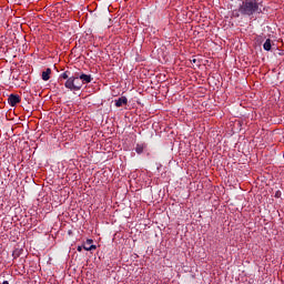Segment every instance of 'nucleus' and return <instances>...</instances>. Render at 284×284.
I'll return each mask as SVG.
<instances>
[{
    "mask_svg": "<svg viewBox=\"0 0 284 284\" xmlns=\"http://www.w3.org/2000/svg\"><path fill=\"white\" fill-rule=\"evenodd\" d=\"M239 12L242 13L243 17H252V14H256V12H258V1L256 0L242 1V6L239 7Z\"/></svg>",
    "mask_w": 284,
    "mask_h": 284,
    "instance_id": "f257e3e1",
    "label": "nucleus"
},
{
    "mask_svg": "<svg viewBox=\"0 0 284 284\" xmlns=\"http://www.w3.org/2000/svg\"><path fill=\"white\" fill-rule=\"evenodd\" d=\"M64 87L71 92H79L83 88V81L79 75H72L65 81Z\"/></svg>",
    "mask_w": 284,
    "mask_h": 284,
    "instance_id": "f03ea898",
    "label": "nucleus"
},
{
    "mask_svg": "<svg viewBox=\"0 0 284 284\" xmlns=\"http://www.w3.org/2000/svg\"><path fill=\"white\" fill-rule=\"evenodd\" d=\"M207 81L212 85H219L223 81V75L220 72H210L207 75Z\"/></svg>",
    "mask_w": 284,
    "mask_h": 284,
    "instance_id": "7ed1b4c3",
    "label": "nucleus"
},
{
    "mask_svg": "<svg viewBox=\"0 0 284 284\" xmlns=\"http://www.w3.org/2000/svg\"><path fill=\"white\" fill-rule=\"evenodd\" d=\"M8 103L9 105H11V108H14L17 103H21V97H19L18 94H10L8 98Z\"/></svg>",
    "mask_w": 284,
    "mask_h": 284,
    "instance_id": "20e7f679",
    "label": "nucleus"
},
{
    "mask_svg": "<svg viewBox=\"0 0 284 284\" xmlns=\"http://www.w3.org/2000/svg\"><path fill=\"white\" fill-rule=\"evenodd\" d=\"M92 243H94L93 240H87V242L83 244V250H85L87 252H92V250H97V245Z\"/></svg>",
    "mask_w": 284,
    "mask_h": 284,
    "instance_id": "39448f33",
    "label": "nucleus"
},
{
    "mask_svg": "<svg viewBox=\"0 0 284 284\" xmlns=\"http://www.w3.org/2000/svg\"><path fill=\"white\" fill-rule=\"evenodd\" d=\"M79 78L82 81V85H85L87 83H92L93 81L92 75H88L85 73H82L81 75H79Z\"/></svg>",
    "mask_w": 284,
    "mask_h": 284,
    "instance_id": "423d86ee",
    "label": "nucleus"
},
{
    "mask_svg": "<svg viewBox=\"0 0 284 284\" xmlns=\"http://www.w3.org/2000/svg\"><path fill=\"white\" fill-rule=\"evenodd\" d=\"M128 98L121 97L118 100H115V108H123V105H126Z\"/></svg>",
    "mask_w": 284,
    "mask_h": 284,
    "instance_id": "0eeeda50",
    "label": "nucleus"
},
{
    "mask_svg": "<svg viewBox=\"0 0 284 284\" xmlns=\"http://www.w3.org/2000/svg\"><path fill=\"white\" fill-rule=\"evenodd\" d=\"M145 148H148V144H145V143H141V144H136V146H135V152H136V154H143V150L145 149Z\"/></svg>",
    "mask_w": 284,
    "mask_h": 284,
    "instance_id": "6e6552de",
    "label": "nucleus"
},
{
    "mask_svg": "<svg viewBox=\"0 0 284 284\" xmlns=\"http://www.w3.org/2000/svg\"><path fill=\"white\" fill-rule=\"evenodd\" d=\"M263 49H264L266 52H270V50H272V40H271V39H266V41H265L264 44H263Z\"/></svg>",
    "mask_w": 284,
    "mask_h": 284,
    "instance_id": "1a4fd4ad",
    "label": "nucleus"
},
{
    "mask_svg": "<svg viewBox=\"0 0 284 284\" xmlns=\"http://www.w3.org/2000/svg\"><path fill=\"white\" fill-rule=\"evenodd\" d=\"M13 258H19L21 256V250L16 248L12 253Z\"/></svg>",
    "mask_w": 284,
    "mask_h": 284,
    "instance_id": "9d476101",
    "label": "nucleus"
},
{
    "mask_svg": "<svg viewBox=\"0 0 284 284\" xmlns=\"http://www.w3.org/2000/svg\"><path fill=\"white\" fill-rule=\"evenodd\" d=\"M50 72H42V80L43 81H50Z\"/></svg>",
    "mask_w": 284,
    "mask_h": 284,
    "instance_id": "9b49d317",
    "label": "nucleus"
},
{
    "mask_svg": "<svg viewBox=\"0 0 284 284\" xmlns=\"http://www.w3.org/2000/svg\"><path fill=\"white\" fill-rule=\"evenodd\" d=\"M52 70H55V72H59V69L57 68V64H53L52 68H47L44 72H52Z\"/></svg>",
    "mask_w": 284,
    "mask_h": 284,
    "instance_id": "f8f14e48",
    "label": "nucleus"
},
{
    "mask_svg": "<svg viewBox=\"0 0 284 284\" xmlns=\"http://www.w3.org/2000/svg\"><path fill=\"white\" fill-rule=\"evenodd\" d=\"M59 79H67V81L70 79L67 72L62 73Z\"/></svg>",
    "mask_w": 284,
    "mask_h": 284,
    "instance_id": "ddd939ff",
    "label": "nucleus"
},
{
    "mask_svg": "<svg viewBox=\"0 0 284 284\" xmlns=\"http://www.w3.org/2000/svg\"><path fill=\"white\" fill-rule=\"evenodd\" d=\"M156 77H159L160 81H165V74L160 73V74L156 75Z\"/></svg>",
    "mask_w": 284,
    "mask_h": 284,
    "instance_id": "4468645a",
    "label": "nucleus"
},
{
    "mask_svg": "<svg viewBox=\"0 0 284 284\" xmlns=\"http://www.w3.org/2000/svg\"><path fill=\"white\" fill-rule=\"evenodd\" d=\"M275 199H281V191H276Z\"/></svg>",
    "mask_w": 284,
    "mask_h": 284,
    "instance_id": "2eb2a0df",
    "label": "nucleus"
},
{
    "mask_svg": "<svg viewBox=\"0 0 284 284\" xmlns=\"http://www.w3.org/2000/svg\"><path fill=\"white\" fill-rule=\"evenodd\" d=\"M83 251V246H78V252H82Z\"/></svg>",
    "mask_w": 284,
    "mask_h": 284,
    "instance_id": "dca6fc26",
    "label": "nucleus"
},
{
    "mask_svg": "<svg viewBox=\"0 0 284 284\" xmlns=\"http://www.w3.org/2000/svg\"><path fill=\"white\" fill-rule=\"evenodd\" d=\"M196 59L195 58H193L192 60H191V63H196Z\"/></svg>",
    "mask_w": 284,
    "mask_h": 284,
    "instance_id": "f3484780",
    "label": "nucleus"
},
{
    "mask_svg": "<svg viewBox=\"0 0 284 284\" xmlns=\"http://www.w3.org/2000/svg\"><path fill=\"white\" fill-rule=\"evenodd\" d=\"M12 79H16V81H19V77L18 75H13Z\"/></svg>",
    "mask_w": 284,
    "mask_h": 284,
    "instance_id": "a211bd4d",
    "label": "nucleus"
},
{
    "mask_svg": "<svg viewBox=\"0 0 284 284\" xmlns=\"http://www.w3.org/2000/svg\"><path fill=\"white\" fill-rule=\"evenodd\" d=\"M278 54H280V57H283L284 53H283V51H280Z\"/></svg>",
    "mask_w": 284,
    "mask_h": 284,
    "instance_id": "6ab92c4d",
    "label": "nucleus"
},
{
    "mask_svg": "<svg viewBox=\"0 0 284 284\" xmlns=\"http://www.w3.org/2000/svg\"><path fill=\"white\" fill-rule=\"evenodd\" d=\"M2 284H10V282H8V281H3V282H2Z\"/></svg>",
    "mask_w": 284,
    "mask_h": 284,
    "instance_id": "aec40b11",
    "label": "nucleus"
},
{
    "mask_svg": "<svg viewBox=\"0 0 284 284\" xmlns=\"http://www.w3.org/2000/svg\"><path fill=\"white\" fill-rule=\"evenodd\" d=\"M143 77H148V74H146V73H143Z\"/></svg>",
    "mask_w": 284,
    "mask_h": 284,
    "instance_id": "412c9836",
    "label": "nucleus"
}]
</instances>
